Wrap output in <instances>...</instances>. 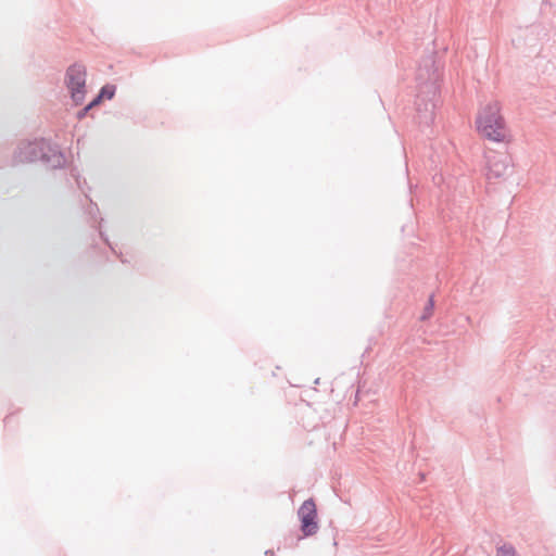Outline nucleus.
Listing matches in <instances>:
<instances>
[{"label": "nucleus", "mask_w": 556, "mask_h": 556, "mask_svg": "<svg viewBox=\"0 0 556 556\" xmlns=\"http://www.w3.org/2000/svg\"><path fill=\"white\" fill-rule=\"evenodd\" d=\"M497 556H517V553L513 546L503 545L497 549Z\"/></svg>", "instance_id": "obj_7"}, {"label": "nucleus", "mask_w": 556, "mask_h": 556, "mask_svg": "<svg viewBox=\"0 0 556 556\" xmlns=\"http://www.w3.org/2000/svg\"><path fill=\"white\" fill-rule=\"evenodd\" d=\"M299 517L301 520V530L305 536L313 535L317 532V509L313 500L305 501L300 509Z\"/></svg>", "instance_id": "obj_3"}, {"label": "nucleus", "mask_w": 556, "mask_h": 556, "mask_svg": "<svg viewBox=\"0 0 556 556\" xmlns=\"http://www.w3.org/2000/svg\"><path fill=\"white\" fill-rule=\"evenodd\" d=\"M507 169V165L503 160H494L490 162V170L495 176H502Z\"/></svg>", "instance_id": "obj_6"}, {"label": "nucleus", "mask_w": 556, "mask_h": 556, "mask_svg": "<svg viewBox=\"0 0 556 556\" xmlns=\"http://www.w3.org/2000/svg\"><path fill=\"white\" fill-rule=\"evenodd\" d=\"M476 128L479 135L491 141L504 142L509 139L500 101L490 100L480 106L476 117Z\"/></svg>", "instance_id": "obj_1"}, {"label": "nucleus", "mask_w": 556, "mask_h": 556, "mask_svg": "<svg viewBox=\"0 0 556 556\" xmlns=\"http://www.w3.org/2000/svg\"><path fill=\"white\" fill-rule=\"evenodd\" d=\"M86 71L80 65H73L67 70L66 84L76 104H80L85 97Z\"/></svg>", "instance_id": "obj_2"}, {"label": "nucleus", "mask_w": 556, "mask_h": 556, "mask_svg": "<svg viewBox=\"0 0 556 556\" xmlns=\"http://www.w3.org/2000/svg\"><path fill=\"white\" fill-rule=\"evenodd\" d=\"M45 142L36 141V142H27L23 143L18 148V152L16 155L18 163H29L34 162L40 157H43L45 153Z\"/></svg>", "instance_id": "obj_4"}, {"label": "nucleus", "mask_w": 556, "mask_h": 556, "mask_svg": "<svg viewBox=\"0 0 556 556\" xmlns=\"http://www.w3.org/2000/svg\"><path fill=\"white\" fill-rule=\"evenodd\" d=\"M113 96H114V89H113V87H108V86H106V87H103V88L101 89L100 94H99V96H98L93 101H91V102L89 103V105L86 108V110H89V109H91L92 106L97 105V104L100 102L101 98H104V97H105V98H108V99H111Z\"/></svg>", "instance_id": "obj_5"}]
</instances>
